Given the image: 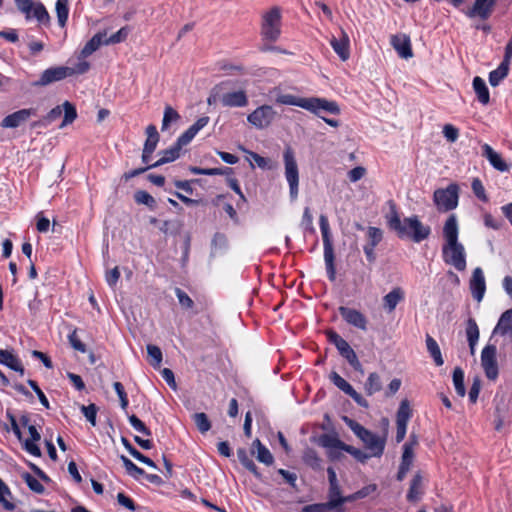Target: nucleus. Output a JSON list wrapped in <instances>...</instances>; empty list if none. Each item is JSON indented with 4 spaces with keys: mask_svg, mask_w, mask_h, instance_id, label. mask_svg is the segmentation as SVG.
Returning a JSON list of instances; mask_svg holds the SVG:
<instances>
[{
    "mask_svg": "<svg viewBox=\"0 0 512 512\" xmlns=\"http://www.w3.org/2000/svg\"><path fill=\"white\" fill-rule=\"evenodd\" d=\"M443 235L445 239L442 248L444 261L457 270H464L466 267L465 251L463 245L458 242V223L455 215H450L446 220Z\"/></svg>",
    "mask_w": 512,
    "mask_h": 512,
    "instance_id": "1",
    "label": "nucleus"
},
{
    "mask_svg": "<svg viewBox=\"0 0 512 512\" xmlns=\"http://www.w3.org/2000/svg\"><path fill=\"white\" fill-rule=\"evenodd\" d=\"M389 228L397 233L400 238H409L416 243L423 241L430 235V227L424 225L417 216L407 217L403 220L395 210L387 216Z\"/></svg>",
    "mask_w": 512,
    "mask_h": 512,
    "instance_id": "2",
    "label": "nucleus"
},
{
    "mask_svg": "<svg viewBox=\"0 0 512 512\" xmlns=\"http://www.w3.org/2000/svg\"><path fill=\"white\" fill-rule=\"evenodd\" d=\"M275 101L279 104L292 105L303 108L311 113L319 115L321 111L328 112L333 115L340 114V108L335 101H330L319 97H297L293 94L279 93L275 97Z\"/></svg>",
    "mask_w": 512,
    "mask_h": 512,
    "instance_id": "3",
    "label": "nucleus"
},
{
    "mask_svg": "<svg viewBox=\"0 0 512 512\" xmlns=\"http://www.w3.org/2000/svg\"><path fill=\"white\" fill-rule=\"evenodd\" d=\"M344 421L353 433L364 443L370 456L380 457L383 454L386 444L385 436H380L369 431L348 417H344Z\"/></svg>",
    "mask_w": 512,
    "mask_h": 512,
    "instance_id": "4",
    "label": "nucleus"
},
{
    "mask_svg": "<svg viewBox=\"0 0 512 512\" xmlns=\"http://www.w3.org/2000/svg\"><path fill=\"white\" fill-rule=\"evenodd\" d=\"M284 176L289 186L291 201H295L299 195V168L291 148H286L283 153Z\"/></svg>",
    "mask_w": 512,
    "mask_h": 512,
    "instance_id": "5",
    "label": "nucleus"
},
{
    "mask_svg": "<svg viewBox=\"0 0 512 512\" xmlns=\"http://www.w3.org/2000/svg\"><path fill=\"white\" fill-rule=\"evenodd\" d=\"M319 224L323 239L324 261L326 265L327 274L329 279L331 281H334L336 278V270L334 266V249L331 239L329 222L325 215H320Z\"/></svg>",
    "mask_w": 512,
    "mask_h": 512,
    "instance_id": "6",
    "label": "nucleus"
},
{
    "mask_svg": "<svg viewBox=\"0 0 512 512\" xmlns=\"http://www.w3.org/2000/svg\"><path fill=\"white\" fill-rule=\"evenodd\" d=\"M281 11L273 7L262 16L261 34L270 41H276L281 33Z\"/></svg>",
    "mask_w": 512,
    "mask_h": 512,
    "instance_id": "7",
    "label": "nucleus"
},
{
    "mask_svg": "<svg viewBox=\"0 0 512 512\" xmlns=\"http://www.w3.org/2000/svg\"><path fill=\"white\" fill-rule=\"evenodd\" d=\"M434 203L439 211L447 212L458 205V186L450 184L445 189H437L434 192Z\"/></svg>",
    "mask_w": 512,
    "mask_h": 512,
    "instance_id": "8",
    "label": "nucleus"
},
{
    "mask_svg": "<svg viewBox=\"0 0 512 512\" xmlns=\"http://www.w3.org/2000/svg\"><path fill=\"white\" fill-rule=\"evenodd\" d=\"M277 112L272 106L262 105L247 116V121L257 129H264L276 119Z\"/></svg>",
    "mask_w": 512,
    "mask_h": 512,
    "instance_id": "9",
    "label": "nucleus"
},
{
    "mask_svg": "<svg viewBox=\"0 0 512 512\" xmlns=\"http://www.w3.org/2000/svg\"><path fill=\"white\" fill-rule=\"evenodd\" d=\"M482 368L489 380H496L499 374L497 362V349L494 345H487L482 349Z\"/></svg>",
    "mask_w": 512,
    "mask_h": 512,
    "instance_id": "10",
    "label": "nucleus"
},
{
    "mask_svg": "<svg viewBox=\"0 0 512 512\" xmlns=\"http://www.w3.org/2000/svg\"><path fill=\"white\" fill-rule=\"evenodd\" d=\"M339 313L349 325L362 331L367 330L368 320L359 310L341 306L339 307Z\"/></svg>",
    "mask_w": 512,
    "mask_h": 512,
    "instance_id": "11",
    "label": "nucleus"
},
{
    "mask_svg": "<svg viewBox=\"0 0 512 512\" xmlns=\"http://www.w3.org/2000/svg\"><path fill=\"white\" fill-rule=\"evenodd\" d=\"M482 155L486 157L490 165L498 172L504 173L510 170L511 165L490 145H482Z\"/></svg>",
    "mask_w": 512,
    "mask_h": 512,
    "instance_id": "12",
    "label": "nucleus"
},
{
    "mask_svg": "<svg viewBox=\"0 0 512 512\" xmlns=\"http://www.w3.org/2000/svg\"><path fill=\"white\" fill-rule=\"evenodd\" d=\"M72 76L70 67L59 66L46 69L37 82V85L46 86L52 82L60 81L66 77Z\"/></svg>",
    "mask_w": 512,
    "mask_h": 512,
    "instance_id": "13",
    "label": "nucleus"
},
{
    "mask_svg": "<svg viewBox=\"0 0 512 512\" xmlns=\"http://www.w3.org/2000/svg\"><path fill=\"white\" fill-rule=\"evenodd\" d=\"M35 115V110L32 108L21 109L12 114L7 115L1 122L3 128H17L25 123L31 116Z\"/></svg>",
    "mask_w": 512,
    "mask_h": 512,
    "instance_id": "14",
    "label": "nucleus"
},
{
    "mask_svg": "<svg viewBox=\"0 0 512 512\" xmlns=\"http://www.w3.org/2000/svg\"><path fill=\"white\" fill-rule=\"evenodd\" d=\"M209 123V117L203 116L199 118L193 125H191L184 133H182L176 143L178 146L183 147L189 144L197 133Z\"/></svg>",
    "mask_w": 512,
    "mask_h": 512,
    "instance_id": "15",
    "label": "nucleus"
},
{
    "mask_svg": "<svg viewBox=\"0 0 512 512\" xmlns=\"http://www.w3.org/2000/svg\"><path fill=\"white\" fill-rule=\"evenodd\" d=\"M391 45L401 58L409 59L413 56L410 39L405 34L393 35Z\"/></svg>",
    "mask_w": 512,
    "mask_h": 512,
    "instance_id": "16",
    "label": "nucleus"
},
{
    "mask_svg": "<svg viewBox=\"0 0 512 512\" xmlns=\"http://www.w3.org/2000/svg\"><path fill=\"white\" fill-rule=\"evenodd\" d=\"M220 102L225 107H245L248 104L246 93L243 90L223 94Z\"/></svg>",
    "mask_w": 512,
    "mask_h": 512,
    "instance_id": "17",
    "label": "nucleus"
},
{
    "mask_svg": "<svg viewBox=\"0 0 512 512\" xmlns=\"http://www.w3.org/2000/svg\"><path fill=\"white\" fill-rule=\"evenodd\" d=\"M330 44L341 60L346 61L349 58V37L346 32L342 30L341 37L339 39L333 37Z\"/></svg>",
    "mask_w": 512,
    "mask_h": 512,
    "instance_id": "18",
    "label": "nucleus"
},
{
    "mask_svg": "<svg viewBox=\"0 0 512 512\" xmlns=\"http://www.w3.org/2000/svg\"><path fill=\"white\" fill-rule=\"evenodd\" d=\"M337 350L356 371H359L361 374L364 373L363 367L359 362L355 351L351 348L346 340L343 343H340V346L337 348Z\"/></svg>",
    "mask_w": 512,
    "mask_h": 512,
    "instance_id": "19",
    "label": "nucleus"
},
{
    "mask_svg": "<svg viewBox=\"0 0 512 512\" xmlns=\"http://www.w3.org/2000/svg\"><path fill=\"white\" fill-rule=\"evenodd\" d=\"M493 333L512 339V309L505 311L501 315Z\"/></svg>",
    "mask_w": 512,
    "mask_h": 512,
    "instance_id": "20",
    "label": "nucleus"
},
{
    "mask_svg": "<svg viewBox=\"0 0 512 512\" xmlns=\"http://www.w3.org/2000/svg\"><path fill=\"white\" fill-rule=\"evenodd\" d=\"M252 454H254L257 460L266 465H271L273 463V456L271 452L262 445L259 439H255L252 443Z\"/></svg>",
    "mask_w": 512,
    "mask_h": 512,
    "instance_id": "21",
    "label": "nucleus"
},
{
    "mask_svg": "<svg viewBox=\"0 0 512 512\" xmlns=\"http://www.w3.org/2000/svg\"><path fill=\"white\" fill-rule=\"evenodd\" d=\"M423 494V477L420 473L414 475L409 491L407 493V500L410 502H417Z\"/></svg>",
    "mask_w": 512,
    "mask_h": 512,
    "instance_id": "22",
    "label": "nucleus"
},
{
    "mask_svg": "<svg viewBox=\"0 0 512 512\" xmlns=\"http://www.w3.org/2000/svg\"><path fill=\"white\" fill-rule=\"evenodd\" d=\"M404 299V292L401 288L396 287L392 289L388 294H386L383 298L384 308L388 312H392L398 303Z\"/></svg>",
    "mask_w": 512,
    "mask_h": 512,
    "instance_id": "23",
    "label": "nucleus"
},
{
    "mask_svg": "<svg viewBox=\"0 0 512 512\" xmlns=\"http://www.w3.org/2000/svg\"><path fill=\"white\" fill-rule=\"evenodd\" d=\"M106 33L99 32L95 34L83 47L80 56L86 58L94 53L102 44H104Z\"/></svg>",
    "mask_w": 512,
    "mask_h": 512,
    "instance_id": "24",
    "label": "nucleus"
},
{
    "mask_svg": "<svg viewBox=\"0 0 512 512\" xmlns=\"http://www.w3.org/2000/svg\"><path fill=\"white\" fill-rule=\"evenodd\" d=\"M0 363L19 372L21 375L24 374V368L19 359L8 350L0 349Z\"/></svg>",
    "mask_w": 512,
    "mask_h": 512,
    "instance_id": "25",
    "label": "nucleus"
},
{
    "mask_svg": "<svg viewBox=\"0 0 512 512\" xmlns=\"http://www.w3.org/2000/svg\"><path fill=\"white\" fill-rule=\"evenodd\" d=\"M182 147L178 146L177 143L172 145L170 148L161 151V158L149 167H158L165 163L172 162L179 158Z\"/></svg>",
    "mask_w": 512,
    "mask_h": 512,
    "instance_id": "26",
    "label": "nucleus"
},
{
    "mask_svg": "<svg viewBox=\"0 0 512 512\" xmlns=\"http://www.w3.org/2000/svg\"><path fill=\"white\" fill-rule=\"evenodd\" d=\"M466 336L471 350V354H475L476 345L479 338V329L474 319H468L466 325Z\"/></svg>",
    "mask_w": 512,
    "mask_h": 512,
    "instance_id": "27",
    "label": "nucleus"
},
{
    "mask_svg": "<svg viewBox=\"0 0 512 512\" xmlns=\"http://www.w3.org/2000/svg\"><path fill=\"white\" fill-rule=\"evenodd\" d=\"M382 389L381 377L378 373L372 372L369 374L367 381L364 384V390L367 395L371 396Z\"/></svg>",
    "mask_w": 512,
    "mask_h": 512,
    "instance_id": "28",
    "label": "nucleus"
},
{
    "mask_svg": "<svg viewBox=\"0 0 512 512\" xmlns=\"http://www.w3.org/2000/svg\"><path fill=\"white\" fill-rule=\"evenodd\" d=\"M426 347L431 357L434 359V362L437 366H441L444 363L440 347L436 340L432 338L430 335L426 336Z\"/></svg>",
    "mask_w": 512,
    "mask_h": 512,
    "instance_id": "29",
    "label": "nucleus"
},
{
    "mask_svg": "<svg viewBox=\"0 0 512 512\" xmlns=\"http://www.w3.org/2000/svg\"><path fill=\"white\" fill-rule=\"evenodd\" d=\"M342 497L339 483L329 485L328 503L335 510H339L342 506Z\"/></svg>",
    "mask_w": 512,
    "mask_h": 512,
    "instance_id": "30",
    "label": "nucleus"
},
{
    "mask_svg": "<svg viewBox=\"0 0 512 512\" xmlns=\"http://www.w3.org/2000/svg\"><path fill=\"white\" fill-rule=\"evenodd\" d=\"M58 24L64 27L68 20L69 0H57L55 5Z\"/></svg>",
    "mask_w": 512,
    "mask_h": 512,
    "instance_id": "31",
    "label": "nucleus"
},
{
    "mask_svg": "<svg viewBox=\"0 0 512 512\" xmlns=\"http://www.w3.org/2000/svg\"><path fill=\"white\" fill-rule=\"evenodd\" d=\"M62 113H64V118L59 128H64L65 126L74 122V120L77 118L76 108L69 101H65L62 104Z\"/></svg>",
    "mask_w": 512,
    "mask_h": 512,
    "instance_id": "32",
    "label": "nucleus"
},
{
    "mask_svg": "<svg viewBox=\"0 0 512 512\" xmlns=\"http://www.w3.org/2000/svg\"><path fill=\"white\" fill-rule=\"evenodd\" d=\"M452 380L456 393L460 397H464L466 394V389L464 385V372L460 367H456L454 369Z\"/></svg>",
    "mask_w": 512,
    "mask_h": 512,
    "instance_id": "33",
    "label": "nucleus"
},
{
    "mask_svg": "<svg viewBox=\"0 0 512 512\" xmlns=\"http://www.w3.org/2000/svg\"><path fill=\"white\" fill-rule=\"evenodd\" d=\"M412 412L408 400H402L396 415V424H406L411 418Z\"/></svg>",
    "mask_w": 512,
    "mask_h": 512,
    "instance_id": "34",
    "label": "nucleus"
},
{
    "mask_svg": "<svg viewBox=\"0 0 512 512\" xmlns=\"http://www.w3.org/2000/svg\"><path fill=\"white\" fill-rule=\"evenodd\" d=\"M179 119H180V115L175 109H173L169 105L165 106L161 130L162 131L167 130L171 123H176Z\"/></svg>",
    "mask_w": 512,
    "mask_h": 512,
    "instance_id": "35",
    "label": "nucleus"
},
{
    "mask_svg": "<svg viewBox=\"0 0 512 512\" xmlns=\"http://www.w3.org/2000/svg\"><path fill=\"white\" fill-rule=\"evenodd\" d=\"M62 115V105H58L51 109L43 119L38 122H35L33 126H48L55 120H57Z\"/></svg>",
    "mask_w": 512,
    "mask_h": 512,
    "instance_id": "36",
    "label": "nucleus"
},
{
    "mask_svg": "<svg viewBox=\"0 0 512 512\" xmlns=\"http://www.w3.org/2000/svg\"><path fill=\"white\" fill-rule=\"evenodd\" d=\"M509 67L506 63H501L497 69L492 71L489 75V82L492 86H497L499 82L504 79L508 74Z\"/></svg>",
    "mask_w": 512,
    "mask_h": 512,
    "instance_id": "37",
    "label": "nucleus"
},
{
    "mask_svg": "<svg viewBox=\"0 0 512 512\" xmlns=\"http://www.w3.org/2000/svg\"><path fill=\"white\" fill-rule=\"evenodd\" d=\"M321 444L323 447L329 448L330 450H333V449L344 450V447L346 445L344 442L340 441L338 438L332 437V436L322 437ZM330 456L331 457L335 456L333 451H330Z\"/></svg>",
    "mask_w": 512,
    "mask_h": 512,
    "instance_id": "38",
    "label": "nucleus"
},
{
    "mask_svg": "<svg viewBox=\"0 0 512 512\" xmlns=\"http://www.w3.org/2000/svg\"><path fill=\"white\" fill-rule=\"evenodd\" d=\"M329 379L338 389H340L347 395L353 389V387L343 377H341L337 372H332L329 376Z\"/></svg>",
    "mask_w": 512,
    "mask_h": 512,
    "instance_id": "39",
    "label": "nucleus"
},
{
    "mask_svg": "<svg viewBox=\"0 0 512 512\" xmlns=\"http://www.w3.org/2000/svg\"><path fill=\"white\" fill-rule=\"evenodd\" d=\"M147 353L150 364L154 367H159L162 362V352L160 348L156 345L149 344L147 345Z\"/></svg>",
    "mask_w": 512,
    "mask_h": 512,
    "instance_id": "40",
    "label": "nucleus"
},
{
    "mask_svg": "<svg viewBox=\"0 0 512 512\" xmlns=\"http://www.w3.org/2000/svg\"><path fill=\"white\" fill-rule=\"evenodd\" d=\"M7 496H11L10 489L8 486L0 479V504L9 511L15 509V505L7 500Z\"/></svg>",
    "mask_w": 512,
    "mask_h": 512,
    "instance_id": "41",
    "label": "nucleus"
},
{
    "mask_svg": "<svg viewBox=\"0 0 512 512\" xmlns=\"http://www.w3.org/2000/svg\"><path fill=\"white\" fill-rule=\"evenodd\" d=\"M470 289L473 298L480 302V267H477L473 271V276L470 283Z\"/></svg>",
    "mask_w": 512,
    "mask_h": 512,
    "instance_id": "42",
    "label": "nucleus"
},
{
    "mask_svg": "<svg viewBox=\"0 0 512 512\" xmlns=\"http://www.w3.org/2000/svg\"><path fill=\"white\" fill-rule=\"evenodd\" d=\"M193 420H194L196 427L198 428V430L201 433H205L210 430L211 424H210V421L205 413L200 412V413L194 414Z\"/></svg>",
    "mask_w": 512,
    "mask_h": 512,
    "instance_id": "43",
    "label": "nucleus"
},
{
    "mask_svg": "<svg viewBox=\"0 0 512 512\" xmlns=\"http://www.w3.org/2000/svg\"><path fill=\"white\" fill-rule=\"evenodd\" d=\"M121 460L123 462V465L127 472L133 476L134 478L138 479L139 477L143 476L145 474L144 470L139 468L137 465H135L130 459H128L126 456L122 455Z\"/></svg>",
    "mask_w": 512,
    "mask_h": 512,
    "instance_id": "44",
    "label": "nucleus"
},
{
    "mask_svg": "<svg viewBox=\"0 0 512 512\" xmlns=\"http://www.w3.org/2000/svg\"><path fill=\"white\" fill-rule=\"evenodd\" d=\"M22 478L29 487L30 490H32L35 493L41 494L44 492L43 485L39 482L38 479H36L34 476H32L29 473L22 474Z\"/></svg>",
    "mask_w": 512,
    "mask_h": 512,
    "instance_id": "45",
    "label": "nucleus"
},
{
    "mask_svg": "<svg viewBox=\"0 0 512 512\" xmlns=\"http://www.w3.org/2000/svg\"><path fill=\"white\" fill-rule=\"evenodd\" d=\"M135 201L138 204H143L153 209L156 205L155 199L146 191H137L134 195Z\"/></svg>",
    "mask_w": 512,
    "mask_h": 512,
    "instance_id": "46",
    "label": "nucleus"
},
{
    "mask_svg": "<svg viewBox=\"0 0 512 512\" xmlns=\"http://www.w3.org/2000/svg\"><path fill=\"white\" fill-rule=\"evenodd\" d=\"M237 456H238V459H239V461L241 462V464H242L246 469H248L249 471H251L253 474L258 475L256 465H255V464H254V462L249 458V456L247 455V452H246L244 449H239V450L237 451Z\"/></svg>",
    "mask_w": 512,
    "mask_h": 512,
    "instance_id": "47",
    "label": "nucleus"
},
{
    "mask_svg": "<svg viewBox=\"0 0 512 512\" xmlns=\"http://www.w3.org/2000/svg\"><path fill=\"white\" fill-rule=\"evenodd\" d=\"M129 34L127 27H122L116 33L112 34L109 38L105 37L104 45L117 44L124 41Z\"/></svg>",
    "mask_w": 512,
    "mask_h": 512,
    "instance_id": "48",
    "label": "nucleus"
},
{
    "mask_svg": "<svg viewBox=\"0 0 512 512\" xmlns=\"http://www.w3.org/2000/svg\"><path fill=\"white\" fill-rule=\"evenodd\" d=\"M191 172L195 175H223L226 173L228 168H209V169H202L198 167H191Z\"/></svg>",
    "mask_w": 512,
    "mask_h": 512,
    "instance_id": "49",
    "label": "nucleus"
},
{
    "mask_svg": "<svg viewBox=\"0 0 512 512\" xmlns=\"http://www.w3.org/2000/svg\"><path fill=\"white\" fill-rule=\"evenodd\" d=\"M81 411H82L83 415L85 416V418L87 419V421H89L92 426H95L96 425V415H97V411H98L96 405L95 404H90L88 406L82 405Z\"/></svg>",
    "mask_w": 512,
    "mask_h": 512,
    "instance_id": "50",
    "label": "nucleus"
},
{
    "mask_svg": "<svg viewBox=\"0 0 512 512\" xmlns=\"http://www.w3.org/2000/svg\"><path fill=\"white\" fill-rule=\"evenodd\" d=\"M33 12V16L39 22H47L49 20V14L42 4H33L30 13Z\"/></svg>",
    "mask_w": 512,
    "mask_h": 512,
    "instance_id": "51",
    "label": "nucleus"
},
{
    "mask_svg": "<svg viewBox=\"0 0 512 512\" xmlns=\"http://www.w3.org/2000/svg\"><path fill=\"white\" fill-rule=\"evenodd\" d=\"M415 457V450L411 449L409 446H403V452L401 456V466H405L411 468Z\"/></svg>",
    "mask_w": 512,
    "mask_h": 512,
    "instance_id": "52",
    "label": "nucleus"
},
{
    "mask_svg": "<svg viewBox=\"0 0 512 512\" xmlns=\"http://www.w3.org/2000/svg\"><path fill=\"white\" fill-rule=\"evenodd\" d=\"M343 451H346L347 453L351 454L356 460L362 463L366 462L371 457L370 454H367L364 451L347 444L345 445Z\"/></svg>",
    "mask_w": 512,
    "mask_h": 512,
    "instance_id": "53",
    "label": "nucleus"
},
{
    "mask_svg": "<svg viewBox=\"0 0 512 512\" xmlns=\"http://www.w3.org/2000/svg\"><path fill=\"white\" fill-rule=\"evenodd\" d=\"M250 159L254 161V163L261 169H271V161L265 157L260 156L259 154L251 151H247Z\"/></svg>",
    "mask_w": 512,
    "mask_h": 512,
    "instance_id": "54",
    "label": "nucleus"
},
{
    "mask_svg": "<svg viewBox=\"0 0 512 512\" xmlns=\"http://www.w3.org/2000/svg\"><path fill=\"white\" fill-rule=\"evenodd\" d=\"M129 423L131 426L139 433H142L146 436H150V430L145 426V424L135 415H131L129 417Z\"/></svg>",
    "mask_w": 512,
    "mask_h": 512,
    "instance_id": "55",
    "label": "nucleus"
},
{
    "mask_svg": "<svg viewBox=\"0 0 512 512\" xmlns=\"http://www.w3.org/2000/svg\"><path fill=\"white\" fill-rule=\"evenodd\" d=\"M443 135L448 142L454 143L459 137V130L452 124H446L443 127Z\"/></svg>",
    "mask_w": 512,
    "mask_h": 512,
    "instance_id": "56",
    "label": "nucleus"
},
{
    "mask_svg": "<svg viewBox=\"0 0 512 512\" xmlns=\"http://www.w3.org/2000/svg\"><path fill=\"white\" fill-rule=\"evenodd\" d=\"M175 294L178 298L180 305L185 309H191L194 305L193 300L180 288L175 289Z\"/></svg>",
    "mask_w": 512,
    "mask_h": 512,
    "instance_id": "57",
    "label": "nucleus"
},
{
    "mask_svg": "<svg viewBox=\"0 0 512 512\" xmlns=\"http://www.w3.org/2000/svg\"><path fill=\"white\" fill-rule=\"evenodd\" d=\"M68 340L70 345L73 347V349L85 353L86 352V346L81 342V340L77 336V330L74 329L69 335Z\"/></svg>",
    "mask_w": 512,
    "mask_h": 512,
    "instance_id": "58",
    "label": "nucleus"
},
{
    "mask_svg": "<svg viewBox=\"0 0 512 512\" xmlns=\"http://www.w3.org/2000/svg\"><path fill=\"white\" fill-rule=\"evenodd\" d=\"M335 510L328 502L311 504L303 507L302 512H329Z\"/></svg>",
    "mask_w": 512,
    "mask_h": 512,
    "instance_id": "59",
    "label": "nucleus"
},
{
    "mask_svg": "<svg viewBox=\"0 0 512 512\" xmlns=\"http://www.w3.org/2000/svg\"><path fill=\"white\" fill-rule=\"evenodd\" d=\"M113 388L120 399L121 408L126 410L128 407V398L123 385L120 382H114Z\"/></svg>",
    "mask_w": 512,
    "mask_h": 512,
    "instance_id": "60",
    "label": "nucleus"
},
{
    "mask_svg": "<svg viewBox=\"0 0 512 512\" xmlns=\"http://www.w3.org/2000/svg\"><path fill=\"white\" fill-rule=\"evenodd\" d=\"M29 386L34 390V392L37 394L38 396V399L40 401V403L45 407V408H49V401L47 399V397L45 396V394L43 393V391L39 388V386L37 385V383L34 381V380H28L27 381Z\"/></svg>",
    "mask_w": 512,
    "mask_h": 512,
    "instance_id": "61",
    "label": "nucleus"
},
{
    "mask_svg": "<svg viewBox=\"0 0 512 512\" xmlns=\"http://www.w3.org/2000/svg\"><path fill=\"white\" fill-rule=\"evenodd\" d=\"M382 231L376 227L368 228V238L370 240V245L377 246L379 242L382 240Z\"/></svg>",
    "mask_w": 512,
    "mask_h": 512,
    "instance_id": "62",
    "label": "nucleus"
},
{
    "mask_svg": "<svg viewBox=\"0 0 512 512\" xmlns=\"http://www.w3.org/2000/svg\"><path fill=\"white\" fill-rule=\"evenodd\" d=\"M37 441H33V440H30V439H26L23 443V446H24V449L30 453L31 455L35 456V457H40L41 456V450L40 448L38 447V445L36 444Z\"/></svg>",
    "mask_w": 512,
    "mask_h": 512,
    "instance_id": "63",
    "label": "nucleus"
},
{
    "mask_svg": "<svg viewBox=\"0 0 512 512\" xmlns=\"http://www.w3.org/2000/svg\"><path fill=\"white\" fill-rule=\"evenodd\" d=\"M120 278V271L118 267H114L105 275V280L110 287H114Z\"/></svg>",
    "mask_w": 512,
    "mask_h": 512,
    "instance_id": "64",
    "label": "nucleus"
}]
</instances>
